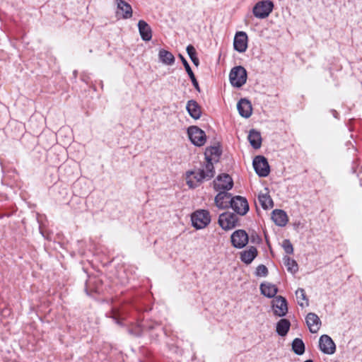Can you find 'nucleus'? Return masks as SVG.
I'll return each instance as SVG.
<instances>
[{
  "instance_id": "17",
  "label": "nucleus",
  "mask_w": 362,
  "mask_h": 362,
  "mask_svg": "<svg viewBox=\"0 0 362 362\" xmlns=\"http://www.w3.org/2000/svg\"><path fill=\"white\" fill-rule=\"evenodd\" d=\"M272 218L276 225L284 226L288 223V216L286 213L281 209H275L272 211Z\"/></svg>"
},
{
  "instance_id": "7",
  "label": "nucleus",
  "mask_w": 362,
  "mask_h": 362,
  "mask_svg": "<svg viewBox=\"0 0 362 362\" xmlns=\"http://www.w3.org/2000/svg\"><path fill=\"white\" fill-rule=\"evenodd\" d=\"M233 186V179L228 174L220 175L214 181V187L216 191L230 190Z\"/></svg>"
},
{
  "instance_id": "15",
  "label": "nucleus",
  "mask_w": 362,
  "mask_h": 362,
  "mask_svg": "<svg viewBox=\"0 0 362 362\" xmlns=\"http://www.w3.org/2000/svg\"><path fill=\"white\" fill-rule=\"evenodd\" d=\"M237 108L239 114L245 118H248L252 115V107L251 103L245 98L240 100L238 103Z\"/></svg>"
},
{
  "instance_id": "14",
  "label": "nucleus",
  "mask_w": 362,
  "mask_h": 362,
  "mask_svg": "<svg viewBox=\"0 0 362 362\" xmlns=\"http://www.w3.org/2000/svg\"><path fill=\"white\" fill-rule=\"evenodd\" d=\"M305 321L310 332H318L321 326V320L315 313H309L305 317Z\"/></svg>"
},
{
  "instance_id": "12",
  "label": "nucleus",
  "mask_w": 362,
  "mask_h": 362,
  "mask_svg": "<svg viewBox=\"0 0 362 362\" xmlns=\"http://www.w3.org/2000/svg\"><path fill=\"white\" fill-rule=\"evenodd\" d=\"M320 350L326 354H332L336 350L333 340L327 334L322 335L319 340Z\"/></svg>"
},
{
  "instance_id": "29",
  "label": "nucleus",
  "mask_w": 362,
  "mask_h": 362,
  "mask_svg": "<svg viewBox=\"0 0 362 362\" xmlns=\"http://www.w3.org/2000/svg\"><path fill=\"white\" fill-rule=\"evenodd\" d=\"M296 296L298 300V303L300 307L303 308L305 306H308V299L303 288H298L296 291Z\"/></svg>"
},
{
  "instance_id": "32",
  "label": "nucleus",
  "mask_w": 362,
  "mask_h": 362,
  "mask_svg": "<svg viewBox=\"0 0 362 362\" xmlns=\"http://www.w3.org/2000/svg\"><path fill=\"white\" fill-rule=\"evenodd\" d=\"M186 49H187V52L190 59L193 62L194 65L196 66H198L199 64V61L197 57V52H196L195 48L192 45H189L187 47Z\"/></svg>"
},
{
  "instance_id": "18",
  "label": "nucleus",
  "mask_w": 362,
  "mask_h": 362,
  "mask_svg": "<svg viewBox=\"0 0 362 362\" xmlns=\"http://www.w3.org/2000/svg\"><path fill=\"white\" fill-rule=\"evenodd\" d=\"M117 8L122 12V17L124 19L130 18L132 16V8L129 4L123 0H116Z\"/></svg>"
},
{
  "instance_id": "8",
  "label": "nucleus",
  "mask_w": 362,
  "mask_h": 362,
  "mask_svg": "<svg viewBox=\"0 0 362 362\" xmlns=\"http://www.w3.org/2000/svg\"><path fill=\"white\" fill-rule=\"evenodd\" d=\"M230 206L238 214L243 216L249 210V205L246 199L236 196L230 201Z\"/></svg>"
},
{
  "instance_id": "30",
  "label": "nucleus",
  "mask_w": 362,
  "mask_h": 362,
  "mask_svg": "<svg viewBox=\"0 0 362 362\" xmlns=\"http://www.w3.org/2000/svg\"><path fill=\"white\" fill-rule=\"evenodd\" d=\"M292 349L296 354L302 355L305 351L303 341L299 338H296L292 342Z\"/></svg>"
},
{
  "instance_id": "6",
  "label": "nucleus",
  "mask_w": 362,
  "mask_h": 362,
  "mask_svg": "<svg viewBox=\"0 0 362 362\" xmlns=\"http://www.w3.org/2000/svg\"><path fill=\"white\" fill-rule=\"evenodd\" d=\"M273 6L274 5L270 1L258 2L253 8V14L258 18H264L272 11Z\"/></svg>"
},
{
  "instance_id": "33",
  "label": "nucleus",
  "mask_w": 362,
  "mask_h": 362,
  "mask_svg": "<svg viewBox=\"0 0 362 362\" xmlns=\"http://www.w3.org/2000/svg\"><path fill=\"white\" fill-rule=\"evenodd\" d=\"M282 247L287 254H292L293 252V245L289 240H284L282 243Z\"/></svg>"
},
{
  "instance_id": "21",
  "label": "nucleus",
  "mask_w": 362,
  "mask_h": 362,
  "mask_svg": "<svg viewBox=\"0 0 362 362\" xmlns=\"http://www.w3.org/2000/svg\"><path fill=\"white\" fill-rule=\"evenodd\" d=\"M186 108L188 113L192 118L197 119L201 117V107L195 100H189L187 102Z\"/></svg>"
},
{
  "instance_id": "26",
  "label": "nucleus",
  "mask_w": 362,
  "mask_h": 362,
  "mask_svg": "<svg viewBox=\"0 0 362 362\" xmlns=\"http://www.w3.org/2000/svg\"><path fill=\"white\" fill-rule=\"evenodd\" d=\"M158 58L160 61L165 65H172L175 62L173 54L163 49L159 50Z\"/></svg>"
},
{
  "instance_id": "1",
  "label": "nucleus",
  "mask_w": 362,
  "mask_h": 362,
  "mask_svg": "<svg viewBox=\"0 0 362 362\" xmlns=\"http://www.w3.org/2000/svg\"><path fill=\"white\" fill-rule=\"evenodd\" d=\"M213 163L207 162L197 170L188 171L186 173V182L190 188L198 187L204 180H210L214 176Z\"/></svg>"
},
{
  "instance_id": "23",
  "label": "nucleus",
  "mask_w": 362,
  "mask_h": 362,
  "mask_svg": "<svg viewBox=\"0 0 362 362\" xmlns=\"http://www.w3.org/2000/svg\"><path fill=\"white\" fill-rule=\"evenodd\" d=\"M248 140L254 148L258 149L261 147L262 137L258 131L255 129L250 130L248 135Z\"/></svg>"
},
{
  "instance_id": "9",
  "label": "nucleus",
  "mask_w": 362,
  "mask_h": 362,
  "mask_svg": "<svg viewBox=\"0 0 362 362\" xmlns=\"http://www.w3.org/2000/svg\"><path fill=\"white\" fill-rule=\"evenodd\" d=\"M253 167L260 177H267L269 173V165L264 156H256L253 160Z\"/></svg>"
},
{
  "instance_id": "19",
  "label": "nucleus",
  "mask_w": 362,
  "mask_h": 362,
  "mask_svg": "<svg viewBox=\"0 0 362 362\" xmlns=\"http://www.w3.org/2000/svg\"><path fill=\"white\" fill-rule=\"evenodd\" d=\"M139 31L143 40L149 41L152 37V31L148 24L140 20L138 23Z\"/></svg>"
},
{
  "instance_id": "35",
  "label": "nucleus",
  "mask_w": 362,
  "mask_h": 362,
  "mask_svg": "<svg viewBox=\"0 0 362 362\" xmlns=\"http://www.w3.org/2000/svg\"><path fill=\"white\" fill-rule=\"evenodd\" d=\"M304 362H313V361L312 360H307V361H305Z\"/></svg>"
},
{
  "instance_id": "28",
  "label": "nucleus",
  "mask_w": 362,
  "mask_h": 362,
  "mask_svg": "<svg viewBox=\"0 0 362 362\" xmlns=\"http://www.w3.org/2000/svg\"><path fill=\"white\" fill-rule=\"evenodd\" d=\"M291 323L286 319L280 320L276 324V332L279 335L284 337L290 329Z\"/></svg>"
},
{
  "instance_id": "24",
  "label": "nucleus",
  "mask_w": 362,
  "mask_h": 362,
  "mask_svg": "<svg viewBox=\"0 0 362 362\" xmlns=\"http://www.w3.org/2000/svg\"><path fill=\"white\" fill-rule=\"evenodd\" d=\"M260 290L262 294L268 298L274 297L278 291L276 286L269 283L262 284L260 285Z\"/></svg>"
},
{
  "instance_id": "22",
  "label": "nucleus",
  "mask_w": 362,
  "mask_h": 362,
  "mask_svg": "<svg viewBox=\"0 0 362 362\" xmlns=\"http://www.w3.org/2000/svg\"><path fill=\"white\" fill-rule=\"evenodd\" d=\"M221 153V151L218 146L208 147L205 151V158H206L205 163H206L208 161L212 163V160L217 161Z\"/></svg>"
},
{
  "instance_id": "27",
  "label": "nucleus",
  "mask_w": 362,
  "mask_h": 362,
  "mask_svg": "<svg viewBox=\"0 0 362 362\" xmlns=\"http://www.w3.org/2000/svg\"><path fill=\"white\" fill-rule=\"evenodd\" d=\"M258 200L264 209H272L274 206V202L268 192L260 193L258 196Z\"/></svg>"
},
{
  "instance_id": "13",
  "label": "nucleus",
  "mask_w": 362,
  "mask_h": 362,
  "mask_svg": "<svg viewBox=\"0 0 362 362\" xmlns=\"http://www.w3.org/2000/svg\"><path fill=\"white\" fill-rule=\"evenodd\" d=\"M234 49L238 52H244L247 48V35L245 32L239 31L236 33L234 42Z\"/></svg>"
},
{
  "instance_id": "5",
  "label": "nucleus",
  "mask_w": 362,
  "mask_h": 362,
  "mask_svg": "<svg viewBox=\"0 0 362 362\" xmlns=\"http://www.w3.org/2000/svg\"><path fill=\"white\" fill-rule=\"evenodd\" d=\"M238 221L237 215L230 213L225 212L221 214L218 218V224L225 230H229L234 228Z\"/></svg>"
},
{
  "instance_id": "34",
  "label": "nucleus",
  "mask_w": 362,
  "mask_h": 362,
  "mask_svg": "<svg viewBox=\"0 0 362 362\" xmlns=\"http://www.w3.org/2000/svg\"><path fill=\"white\" fill-rule=\"evenodd\" d=\"M268 274V269L264 264L259 265L255 272V274L257 276H266Z\"/></svg>"
},
{
  "instance_id": "25",
  "label": "nucleus",
  "mask_w": 362,
  "mask_h": 362,
  "mask_svg": "<svg viewBox=\"0 0 362 362\" xmlns=\"http://www.w3.org/2000/svg\"><path fill=\"white\" fill-rule=\"evenodd\" d=\"M179 57L181 59V61L185 68V70L192 81V83L194 87L195 88V89L197 90H198L199 92L200 88H199V83L195 78V76H194L193 71H192L190 66L189 65L188 62H187V60L185 59V57L182 54H179Z\"/></svg>"
},
{
  "instance_id": "10",
  "label": "nucleus",
  "mask_w": 362,
  "mask_h": 362,
  "mask_svg": "<svg viewBox=\"0 0 362 362\" xmlns=\"http://www.w3.org/2000/svg\"><path fill=\"white\" fill-rule=\"evenodd\" d=\"M231 243L236 248H243L248 243V235L244 230H237L230 237Z\"/></svg>"
},
{
  "instance_id": "2",
  "label": "nucleus",
  "mask_w": 362,
  "mask_h": 362,
  "mask_svg": "<svg viewBox=\"0 0 362 362\" xmlns=\"http://www.w3.org/2000/svg\"><path fill=\"white\" fill-rule=\"evenodd\" d=\"M230 81L232 86L240 88L247 81V71L245 69L241 66L233 68L229 74Z\"/></svg>"
},
{
  "instance_id": "4",
  "label": "nucleus",
  "mask_w": 362,
  "mask_h": 362,
  "mask_svg": "<svg viewBox=\"0 0 362 362\" xmlns=\"http://www.w3.org/2000/svg\"><path fill=\"white\" fill-rule=\"evenodd\" d=\"M187 134L192 143L197 146H202L206 142L205 132L196 126L189 127Z\"/></svg>"
},
{
  "instance_id": "31",
  "label": "nucleus",
  "mask_w": 362,
  "mask_h": 362,
  "mask_svg": "<svg viewBox=\"0 0 362 362\" xmlns=\"http://www.w3.org/2000/svg\"><path fill=\"white\" fill-rule=\"evenodd\" d=\"M284 263L286 267L287 270L292 274H295L298 269L296 262L287 256L284 257Z\"/></svg>"
},
{
  "instance_id": "20",
  "label": "nucleus",
  "mask_w": 362,
  "mask_h": 362,
  "mask_svg": "<svg viewBox=\"0 0 362 362\" xmlns=\"http://www.w3.org/2000/svg\"><path fill=\"white\" fill-rule=\"evenodd\" d=\"M257 255V250L255 247L250 246L248 249L240 252V259L244 263L249 264Z\"/></svg>"
},
{
  "instance_id": "11",
  "label": "nucleus",
  "mask_w": 362,
  "mask_h": 362,
  "mask_svg": "<svg viewBox=\"0 0 362 362\" xmlns=\"http://www.w3.org/2000/svg\"><path fill=\"white\" fill-rule=\"evenodd\" d=\"M272 308L274 313L279 316L283 317L288 312L287 302L285 298L279 296L275 297L272 301Z\"/></svg>"
},
{
  "instance_id": "3",
  "label": "nucleus",
  "mask_w": 362,
  "mask_h": 362,
  "mask_svg": "<svg viewBox=\"0 0 362 362\" xmlns=\"http://www.w3.org/2000/svg\"><path fill=\"white\" fill-rule=\"evenodd\" d=\"M191 220L194 228L202 229L210 223L211 218L208 211L198 210L192 214Z\"/></svg>"
},
{
  "instance_id": "16",
  "label": "nucleus",
  "mask_w": 362,
  "mask_h": 362,
  "mask_svg": "<svg viewBox=\"0 0 362 362\" xmlns=\"http://www.w3.org/2000/svg\"><path fill=\"white\" fill-rule=\"evenodd\" d=\"M230 193L220 192L215 197L216 206L221 209H226L230 206V201L232 199Z\"/></svg>"
}]
</instances>
